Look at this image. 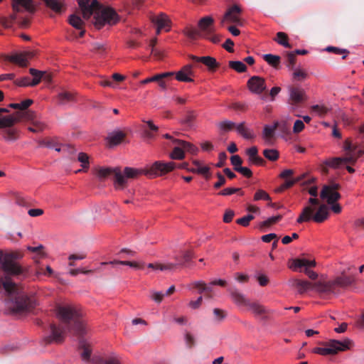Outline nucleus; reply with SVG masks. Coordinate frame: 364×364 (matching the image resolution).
Here are the masks:
<instances>
[{
  "label": "nucleus",
  "instance_id": "9",
  "mask_svg": "<svg viewBox=\"0 0 364 364\" xmlns=\"http://www.w3.org/2000/svg\"><path fill=\"white\" fill-rule=\"evenodd\" d=\"M249 90L255 95H262L267 90L266 80L259 76L251 77L247 82Z\"/></svg>",
  "mask_w": 364,
  "mask_h": 364
},
{
  "label": "nucleus",
  "instance_id": "47",
  "mask_svg": "<svg viewBox=\"0 0 364 364\" xmlns=\"http://www.w3.org/2000/svg\"><path fill=\"white\" fill-rule=\"evenodd\" d=\"M77 161L81 163V166L84 171H87L89 168V156L87 154L80 152L77 155Z\"/></svg>",
  "mask_w": 364,
  "mask_h": 364
},
{
  "label": "nucleus",
  "instance_id": "55",
  "mask_svg": "<svg viewBox=\"0 0 364 364\" xmlns=\"http://www.w3.org/2000/svg\"><path fill=\"white\" fill-rule=\"evenodd\" d=\"M6 292L11 294L15 289V283L13 282L10 279L6 278L5 281H2V285Z\"/></svg>",
  "mask_w": 364,
  "mask_h": 364
},
{
  "label": "nucleus",
  "instance_id": "1",
  "mask_svg": "<svg viewBox=\"0 0 364 364\" xmlns=\"http://www.w3.org/2000/svg\"><path fill=\"white\" fill-rule=\"evenodd\" d=\"M55 312L61 323L58 326L50 325L51 333L45 338L46 343L63 342L67 331L71 329L79 336H82L89 331L85 321L82 318V312L80 307L73 304L58 305Z\"/></svg>",
  "mask_w": 364,
  "mask_h": 364
},
{
  "label": "nucleus",
  "instance_id": "64",
  "mask_svg": "<svg viewBox=\"0 0 364 364\" xmlns=\"http://www.w3.org/2000/svg\"><path fill=\"white\" fill-rule=\"evenodd\" d=\"M231 164L234 167V170L236 171V168H240L242 166V160L238 155H233L230 158Z\"/></svg>",
  "mask_w": 364,
  "mask_h": 364
},
{
  "label": "nucleus",
  "instance_id": "57",
  "mask_svg": "<svg viewBox=\"0 0 364 364\" xmlns=\"http://www.w3.org/2000/svg\"><path fill=\"white\" fill-rule=\"evenodd\" d=\"M326 50L328 51V52L334 53L335 54H337V55L344 53L345 55L342 57L343 59H345L347 57L348 54L349 53V52L347 50L341 49V48H338L337 47H333V46H328L326 48Z\"/></svg>",
  "mask_w": 364,
  "mask_h": 364
},
{
  "label": "nucleus",
  "instance_id": "28",
  "mask_svg": "<svg viewBox=\"0 0 364 364\" xmlns=\"http://www.w3.org/2000/svg\"><path fill=\"white\" fill-rule=\"evenodd\" d=\"M362 154L361 151H346L345 153V156L341 157L342 161H343L344 164H350L354 165L358 161V158Z\"/></svg>",
  "mask_w": 364,
  "mask_h": 364
},
{
  "label": "nucleus",
  "instance_id": "36",
  "mask_svg": "<svg viewBox=\"0 0 364 364\" xmlns=\"http://www.w3.org/2000/svg\"><path fill=\"white\" fill-rule=\"evenodd\" d=\"M74 100V95L70 92L63 91L58 93L57 96L58 103L65 105Z\"/></svg>",
  "mask_w": 364,
  "mask_h": 364
},
{
  "label": "nucleus",
  "instance_id": "8",
  "mask_svg": "<svg viewBox=\"0 0 364 364\" xmlns=\"http://www.w3.org/2000/svg\"><path fill=\"white\" fill-rule=\"evenodd\" d=\"M315 260H309L306 258H297L293 259L289 264V268L293 271L301 272V268L304 267L305 274L311 279H316L318 274L313 270L309 269V267H315Z\"/></svg>",
  "mask_w": 364,
  "mask_h": 364
},
{
  "label": "nucleus",
  "instance_id": "16",
  "mask_svg": "<svg viewBox=\"0 0 364 364\" xmlns=\"http://www.w3.org/2000/svg\"><path fill=\"white\" fill-rule=\"evenodd\" d=\"M289 91V99L294 105L302 103L307 99L305 90L299 87H291Z\"/></svg>",
  "mask_w": 364,
  "mask_h": 364
},
{
  "label": "nucleus",
  "instance_id": "46",
  "mask_svg": "<svg viewBox=\"0 0 364 364\" xmlns=\"http://www.w3.org/2000/svg\"><path fill=\"white\" fill-rule=\"evenodd\" d=\"M304 178V176L298 177L294 179H287L285 182L282 184L277 189V192H282L285 189L289 188L293 186L296 183L300 181Z\"/></svg>",
  "mask_w": 364,
  "mask_h": 364
},
{
  "label": "nucleus",
  "instance_id": "43",
  "mask_svg": "<svg viewBox=\"0 0 364 364\" xmlns=\"http://www.w3.org/2000/svg\"><path fill=\"white\" fill-rule=\"evenodd\" d=\"M185 157L184 151L182 146L177 144L170 154V158L173 160H181Z\"/></svg>",
  "mask_w": 364,
  "mask_h": 364
},
{
  "label": "nucleus",
  "instance_id": "2",
  "mask_svg": "<svg viewBox=\"0 0 364 364\" xmlns=\"http://www.w3.org/2000/svg\"><path fill=\"white\" fill-rule=\"evenodd\" d=\"M82 16L87 20L94 15L93 24L97 29L106 24L114 25L119 21L116 11L109 7L102 8L97 0H77Z\"/></svg>",
  "mask_w": 364,
  "mask_h": 364
},
{
  "label": "nucleus",
  "instance_id": "19",
  "mask_svg": "<svg viewBox=\"0 0 364 364\" xmlns=\"http://www.w3.org/2000/svg\"><path fill=\"white\" fill-rule=\"evenodd\" d=\"M354 282L355 279L353 276H346L342 274L339 277H336L335 279H332L335 293L337 292L338 289L346 288L351 285L352 284H353Z\"/></svg>",
  "mask_w": 364,
  "mask_h": 364
},
{
  "label": "nucleus",
  "instance_id": "48",
  "mask_svg": "<svg viewBox=\"0 0 364 364\" xmlns=\"http://www.w3.org/2000/svg\"><path fill=\"white\" fill-rule=\"evenodd\" d=\"M229 66L237 73H244L247 70V66L242 61H229Z\"/></svg>",
  "mask_w": 364,
  "mask_h": 364
},
{
  "label": "nucleus",
  "instance_id": "6",
  "mask_svg": "<svg viewBox=\"0 0 364 364\" xmlns=\"http://www.w3.org/2000/svg\"><path fill=\"white\" fill-rule=\"evenodd\" d=\"M324 347H316L312 350V353L321 355H336L338 352L349 350L353 346V341L349 338L342 341L336 339L329 340L328 342L322 343Z\"/></svg>",
  "mask_w": 364,
  "mask_h": 364
},
{
  "label": "nucleus",
  "instance_id": "27",
  "mask_svg": "<svg viewBox=\"0 0 364 364\" xmlns=\"http://www.w3.org/2000/svg\"><path fill=\"white\" fill-rule=\"evenodd\" d=\"M246 306H247L255 316H261L268 313V310H267L263 305L257 302H251L249 301Z\"/></svg>",
  "mask_w": 364,
  "mask_h": 364
},
{
  "label": "nucleus",
  "instance_id": "60",
  "mask_svg": "<svg viewBox=\"0 0 364 364\" xmlns=\"http://www.w3.org/2000/svg\"><path fill=\"white\" fill-rule=\"evenodd\" d=\"M43 249V246L42 245H40L37 247H31V246L27 247L28 250H29L33 253H36V254L38 253L40 255L41 258L46 257V253L44 252Z\"/></svg>",
  "mask_w": 364,
  "mask_h": 364
},
{
  "label": "nucleus",
  "instance_id": "32",
  "mask_svg": "<svg viewBox=\"0 0 364 364\" xmlns=\"http://www.w3.org/2000/svg\"><path fill=\"white\" fill-rule=\"evenodd\" d=\"M126 134L122 131L111 133L108 136V141L111 145L119 144L125 138Z\"/></svg>",
  "mask_w": 364,
  "mask_h": 364
},
{
  "label": "nucleus",
  "instance_id": "18",
  "mask_svg": "<svg viewBox=\"0 0 364 364\" xmlns=\"http://www.w3.org/2000/svg\"><path fill=\"white\" fill-rule=\"evenodd\" d=\"M190 58L195 62L204 64L210 71H215L220 65L216 59L211 56L198 57L191 55Z\"/></svg>",
  "mask_w": 364,
  "mask_h": 364
},
{
  "label": "nucleus",
  "instance_id": "62",
  "mask_svg": "<svg viewBox=\"0 0 364 364\" xmlns=\"http://www.w3.org/2000/svg\"><path fill=\"white\" fill-rule=\"evenodd\" d=\"M240 190L241 189L239 188H226L220 191L218 194L224 196H230L240 191Z\"/></svg>",
  "mask_w": 364,
  "mask_h": 364
},
{
  "label": "nucleus",
  "instance_id": "7",
  "mask_svg": "<svg viewBox=\"0 0 364 364\" xmlns=\"http://www.w3.org/2000/svg\"><path fill=\"white\" fill-rule=\"evenodd\" d=\"M176 168V164L173 161L164 162L156 161L154 163L146 166L144 169H139L141 174H144L150 178L163 176L173 171Z\"/></svg>",
  "mask_w": 364,
  "mask_h": 364
},
{
  "label": "nucleus",
  "instance_id": "24",
  "mask_svg": "<svg viewBox=\"0 0 364 364\" xmlns=\"http://www.w3.org/2000/svg\"><path fill=\"white\" fill-rule=\"evenodd\" d=\"M237 132L245 139H252L255 137L254 131L246 127L245 122H242L236 127Z\"/></svg>",
  "mask_w": 364,
  "mask_h": 364
},
{
  "label": "nucleus",
  "instance_id": "5",
  "mask_svg": "<svg viewBox=\"0 0 364 364\" xmlns=\"http://www.w3.org/2000/svg\"><path fill=\"white\" fill-rule=\"evenodd\" d=\"M23 255L17 251L4 252L0 250L1 269L8 275L17 276L23 272L22 267L17 262Z\"/></svg>",
  "mask_w": 364,
  "mask_h": 364
},
{
  "label": "nucleus",
  "instance_id": "41",
  "mask_svg": "<svg viewBox=\"0 0 364 364\" xmlns=\"http://www.w3.org/2000/svg\"><path fill=\"white\" fill-rule=\"evenodd\" d=\"M274 41L284 48H289L291 47L289 43L288 36L284 32H278Z\"/></svg>",
  "mask_w": 364,
  "mask_h": 364
},
{
  "label": "nucleus",
  "instance_id": "29",
  "mask_svg": "<svg viewBox=\"0 0 364 364\" xmlns=\"http://www.w3.org/2000/svg\"><path fill=\"white\" fill-rule=\"evenodd\" d=\"M173 143L176 144H178L183 147L184 152L187 151L191 154H196L198 149L194 144L189 143L188 141L180 140V139H173Z\"/></svg>",
  "mask_w": 364,
  "mask_h": 364
},
{
  "label": "nucleus",
  "instance_id": "25",
  "mask_svg": "<svg viewBox=\"0 0 364 364\" xmlns=\"http://www.w3.org/2000/svg\"><path fill=\"white\" fill-rule=\"evenodd\" d=\"M68 21L72 26L80 31L79 37H82L85 31L84 29L85 23L81 18L76 14H72L70 16Z\"/></svg>",
  "mask_w": 364,
  "mask_h": 364
},
{
  "label": "nucleus",
  "instance_id": "40",
  "mask_svg": "<svg viewBox=\"0 0 364 364\" xmlns=\"http://www.w3.org/2000/svg\"><path fill=\"white\" fill-rule=\"evenodd\" d=\"M309 75L307 72L300 68H296L294 69L292 73V78L296 81H304L308 77Z\"/></svg>",
  "mask_w": 364,
  "mask_h": 364
},
{
  "label": "nucleus",
  "instance_id": "11",
  "mask_svg": "<svg viewBox=\"0 0 364 364\" xmlns=\"http://www.w3.org/2000/svg\"><path fill=\"white\" fill-rule=\"evenodd\" d=\"M242 11L238 5H234L230 7L225 13L223 18L221 20V24L224 25L226 23H233L237 25H241L240 14Z\"/></svg>",
  "mask_w": 364,
  "mask_h": 364
},
{
  "label": "nucleus",
  "instance_id": "39",
  "mask_svg": "<svg viewBox=\"0 0 364 364\" xmlns=\"http://www.w3.org/2000/svg\"><path fill=\"white\" fill-rule=\"evenodd\" d=\"M236 124L234 122L230 120H224L218 123V128L223 132H230L234 129L236 130Z\"/></svg>",
  "mask_w": 364,
  "mask_h": 364
},
{
  "label": "nucleus",
  "instance_id": "63",
  "mask_svg": "<svg viewBox=\"0 0 364 364\" xmlns=\"http://www.w3.org/2000/svg\"><path fill=\"white\" fill-rule=\"evenodd\" d=\"M80 346H82V348H83V351L81 354V357H82V360H89L90 355H91V350L90 349V348L88 346H85L83 341L80 342Z\"/></svg>",
  "mask_w": 364,
  "mask_h": 364
},
{
  "label": "nucleus",
  "instance_id": "44",
  "mask_svg": "<svg viewBox=\"0 0 364 364\" xmlns=\"http://www.w3.org/2000/svg\"><path fill=\"white\" fill-rule=\"evenodd\" d=\"M263 59L271 66L277 68L280 63V57L272 54H265Z\"/></svg>",
  "mask_w": 364,
  "mask_h": 364
},
{
  "label": "nucleus",
  "instance_id": "61",
  "mask_svg": "<svg viewBox=\"0 0 364 364\" xmlns=\"http://www.w3.org/2000/svg\"><path fill=\"white\" fill-rule=\"evenodd\" d=\"M305 127L304 123L302 120L297 119L295 121L293 126V132L294 134H299L304 130Z\"/></svg>",
  "mask_w": 364,
  "mask_h": 364
},
{
  "label": "nucleus",
  "instance_id": "58",
  "mask_svg": "<svg viewBox=\"0 0 364 364\" xmlns=\"http://www.w3.org/2000/svg\"><path fill=\"white\" fill-rule=\"evenodd\" d=\"M282 216L280 215L269 218L267 220L263 221L261 223L260 227L262 228V227L269 226V225L279 221L282 219Z\"/></svg>",
  "mask_w": 364,
  "mask_h": 364
},
{
  "label": "nucleus",
  "instance_id": "10",
  "mask_svg": "<svg viewBox=\"0 0 364 364\" xmlns=\"http://www.w3.org/2000/svg\"><path fill=\"white\" fill-rule=\"evenodd\" d=\"M214 19L210 16L201 18L198 22V31H200V37H208L215 33Z\"/></svg>",
  "mask_w": 364,
  "mask_h": 364
},
{
  "label": "nucleus",
  "instance_id": "12",
  "mask_svg": "<svg viewBox=\"0 0 364 364\" xmlns=\"http://www.w3.org/2000/svg\"><path fill=\"white\" fill-rule=\"evenodd\" d=\"M36 305V299L26 295H21L16 298L15 301V309L17 311L30 310L34 308Z\"/></svg>",
  "mask_w": 364,
  "mask_h": 364
},
{
  "label": "nucleus",
  "instance_id": "4",
  "mask_svg": "<svg viewBox=\"0 0 364 364\" xmlns=\"http://www.w3.org/2000/svg\"><path fill=\"white\" fill-rule=\"evenodd\" d=\"M141 171L135 168L125 167L122 171L119 168H100L97 171V176L100 179H105L113 175L114 185L116 189L122 190L126 186L128 179L137 178Z\"/></svg>",
  "mask_w": 364,
  "mask_h": 364
},
{
  "label": "nucleus",
  "instance_id": "17",
  "mask_svg": "<svg viewBox=\"0 0 364 364\" xmlns=\"http://www.w3.org/2000/svg\"><path fill=\"white\" fill-rule=\"evenodd\" d=\"M320 197L322 200H326L328 204H331L337 202L341 198V194L332 190L328 186H324L321 191Z\"/></svg>",
  "mask_w": 364,
  "mask_h": 364
},
{
  "label": "nucleus",
  "instance_id": "53",
  "mask_svg": "<svg viewBox=\"0 0 364 364\" xmlns=\"http://www.w3.org/2000/svg\"><path fill=\"white\" fill-rule=\"evenodd\" d=\"M177 267H178V264H177L176 262V263L168 262V263H164V264L159 263L156 265V269H159L161 271H168V270L170 271V270H173V269H176Z\"/></svg>",
  "mask_w": 364,
  "mask_h": 364
},
{
  "label": "nucleus",
  "instance_id": "21",
  "mask_svg": "<svg viewBox=\"0 0 364 364\" xmlns=\"http://www.w3.org/2000/svg\"><path fill=\"white\" fill-rule=\"evenodd\" d=\"M313 289L319 293H333L335 294L332 280H319L314 284Z\"/></svg>",
  "mask_w": 364,
  "mask_h": 364
},
{
  "label": "nucleus",
  "instance_id": "33",
  "mask_svg": "<svg viewBox=\"0 0 364 364\" xmlns=\"http://www.w3.org/2000/svg\"><path fill=\"white\" fill-rule=\"evenodd\" d=\"M188 289L190 290L197 289L199 294H202L205 291H210L211 290V288L206 286V284L202 281H196L190 283L188 285Z\"/></svg>",
  "mask_w": 364,
  "mask_h": 364
},
{
  "label": "nucleus",
  "instance_id": "15",
  "mask_svg": "<svg viewBox=\"0 0 364 364\" xmlns=\"http://www.w3.org/2000/svg\"><path fill=\"white\" fill-rule=\"evenodd\" d=\"M12 8L16 12L33 13L36 9L32 0H12Z\"/></svg>",
  "mask_w": 364,
  "mask_h": 364
},
{
  "label": "nucleus",
  "instance_id": "42",
  "mask_svg": "<svg viewBox=\"0 0 364 364\" xmlns=\"http://www.w3.org/2000/svg\"><path fill=\"white\" fill-rule=\"evenodd\" d=\"M13 116L18 118V122L21 119L33 121L35 119V113L31 110H26L25 112H17L13 114Z\"/></svg>",
  "mask_w": 364,
  "mask_h": 364
},
{
  "label": "nucleus",
  "instance_id": "31",
  "mask_svg": "<svg viewBox=\"0 0 364 364\" xmlns=\"http://www.w3.org/2000/svg\"><path fill=\"white\" fill-rule=\"evenodd\" d=\"M182 33L189 39L191 40H196L200 37V31H198V28H196L192 26H186Z\"/></svg>",
  "mask_w": 364,
  "mask_h": 364
},
{
  "label": "nucleus",
  "instance_id": "26",
  "mask_svg": "<svg viewBox=\"0 0 364 364\" xmlns=\"http://www.w3.org/2000/svg\"><path fill=\"white\" fill-rule=\"evenodd\" d=\"M277 124H273L272 125H264L262 131V138L267 143H272V141L274 136L275 130L277 129Z\"/></svg>",
  "mask_w": 364,
  "mask_h": 364
},
{
  "label": "nucleus",
  "instance_id": "38",
  "mask_svg": "<svg viewBox=\"0 0 364 364\" xmlns=\"http://www.w3.org/2000/svg\"><path fill=\"white\" fill-rule=\"evenodd\" d=\"M46 127L44 122L36 119L31 122V125L28 127V129L34 133L43 132Z\"/></svg>",
  "mask_w": 364,
  "mask_h": 364
},
{
  "label": "nucleus",
  "instance_id": "14",
  "mask_svg": "<svg viewBox=\"0 0 364 364\" xmlns=\"http://www.w3.org/2000/svg\"><path fill=\"white\" fill-rule=\"evenodd\" d=\"M33 56V53L31 51H24L21 53H16L7 56L6 59L10 62L18 64L20 66H26L28 59Z\"/></svg>",
  "mask_w": 364,
  "mask_h": 364
},
{
  "label": "nucleus",
  "instance_id": "35",
  "mask_svg": "<svg viewBox=\"0 0 364 364\" xmlns=\"http://www.w3.org/2000/svg\"><path fill=\"white\" fill-rule=\"evenodd\" d=\"M193 164L196 167L198 174L203 175L207 179L209 178L210 175L209 166L203 165L202 163L198 160H193Z\"/></svg>",
  "mask_w": 364,
  "mask_h": 364
},
{
  "label": "nucleus",
  "instance_id": "54",
  "mask_svg": "<svg viewBox=\"0 0 364 364\" xmlns=\"http://www.w3.org/2000/svg\"><path fill=\"white\" fill-rule=\"evenodd\" d=\"M192 257H193V254H192L191 251L187 250V251L183 252L182 259L181 260H178V259H176L178 261L176 263L178 264V266L184 265L191 261Z\"/></svg>",
  "mask_w": 364,
  "mask_h": 364
},
{
  "label": "nucleus",
  "instance_id": "50",
  "mask_svg": "<svg viewBox=\"0 0 364 364\" xmlns=\"http://www.w3.org/2000/svg\"><path fill=\"white\" fill-rule=\"evenodd\" d=\"M311 109L313 112L316 113L319 117L325 116L328 112V109L324 105H313Z\"/></svg>",
  "mask_w": 364,
  "mask_h": 364
},
{
  "label": "nucleus",
  "instance_id": "52",
  "mask_svg": "<svg viewBox=\"0 0 364 364\" xmlns=\"http://www.w3.org/2000/svg\"><path fill=\"white\" fill-rule=\"evenodd\" d=\"M274 124H277V129L283 133L287 134L289 132L290 124L287 122V119H282L280 121L274 122Z\"/></svg>",
  "mask_w": 364,
  "mask_h": 364
},
{
  "label": "nucleus",
  "instance_id": "51",
  "mask_svg": "<svg viewBox=\"0 0 364 364\" xmlns=\"http://www.w3.org/2000/svg\"><path fill=\"white\" fill-rule=\"evenodd\" d=\"M261 200L269 201L271 200V197L266 191L259 189L255 193L254 200L258 201Z\"/></svg>",
  "mask_w": 364,
  "mask_h": 364
},
{
  "label": "nucleus",
  "instance_id": "45",
  "mask_svg": "<svg viewBox=\"0 0 364 364\" xmlns=\"http://www.w3.org/2000/svg\"><path fill=\"white\" fill-rule=\"evenodd\" d=\"M263 155L271 161H275L279 159V153L274 149H267L263 151Z\"/></svg>",
  "mask_w": 364,
  "mask_h": 364
},
{
  "label": "nucleus",
  "instance_id": "59",
  "mask_svg": "<svg viewBox=\"0 0 364 364\" xmlns=\"http://www.w3.org/2000/svg\"><path fill=\"white\" fill-rule=\"evenodd\" d=\"M150 298L156 303H161L165 296L162 291H151Z\"/></svg>",
  "mask_w": 364,
  "mask_h": 364
},
{
  "label": "nucleus",
  "instance_id": "3",
  "mask_svg": "<svg viewBox=\"0 0 364 364\" xmlns=\"http://www.w3.org/2000/svg\"><path fill=\"white\" fill-rule=\"evenodd\" d=\"M308 193L313 197L309 199V205L302 209L301 214L296 219V223L301 224L312 220L317 223H321L328 217V208L326 205L323 204L319 205L316 212H315V208L313 205H317L319 203L318 199L316 198L318 196L317 186L310 187Z\"/></svg>",
  "mask_w": 364,
  "mask_h": 364
},
{
  "label": "nucleus",
  "instance_id": "30",
  "mask_svg": "<svg viewBox=\"0 0 364 364\" xmlns=\"http://www.w3.org/2000/svg\"><path fill=\"white\" fill-rule=\"evenodd\" d=\"M122 264V265H127V266H129V267H132L136 269H141L144 267V263L138 262H131V261L114 260V261H111L109 262H102L101 263L102 265H105V264Z\"/></svg>",
  "mask_w": 364,
  "mask_h": 364
},
{
  "label": "nucleus",
  "instance_id": "56",
  "mask_svg": "<svg viewBox=\"0 0 364 364\" xmlns=\"http://www.w3.org/2000/svg\"><path fill=\"white\" fill-rule=\"evenodd\" d=\"M255 218V217L251 215V214H248L242 218H238L237 220H236V223L238 224V225H240L243 227H247L250 224V222L251 220H252L253 219Z\"/></svg>",
  "mask_w": 364,
  "mask_h": 364
},
{
  "label": "nucleus",
  "instance_id": "20",
  "mask_svg": "<svg viewBox=\"0 0 364 364\" xmlns=\"http://www.w3.org/2000/svg\"><path fill=\"white\" fill-rule=\"evenodd\" d=\"M151 21L159 28H164L166 31H169L171 29V21L164 13H160L159 15L152 16Z\"/></svg>",
  "mask_w": 364,
  "mask_h": 364
},
{
  "label": "nucleus",
  "instance_id": "13",
  "mask_svg": "<svg viewBox=\"0 0 364 364\" xmlns=\"http://www.w3.org/2000/svg\"><path fill=\"white\" fill-rule=\"evenodd\" d=\"M193 76H194V71L191 64L183 66L180 70L175 73L176 79L179 82H193Z\"/></svg>",
  "mask_w": 364,
  "mask_h": 364
},
{
  "label": "nucleus",
  "instance_id": "34",
  "mask_svg": "<svg viewBox=\"0 0 364 364\" xmlns=\"http://www.w3.org/2000/svg\"><path fill=\"white\" fill-rule=\"evenodd\" d=\"M343 164L341 157L328 158L323 162V165L334 169L339 168Z\"/></svg>",
  "mask_w": 364,
  "mask_h": 364
},
{
  "label": "nucleus",
  "instance_id": "37",
  "mask_svg": "<svg viewBox=\"0 0 364 364\" xmlns=\"http://www.w3.org/2000/svg\"><path fill=\"white\" fill-rule=\"evenodd\" d=\"M231 297L233 301L238 306H247L249 300L245 298V296L237 291L231 292Z\"/></svg>",
  "mask_w": 364,
  "mask_h": 364
},
{
  "label": "nucleus",
  "instance_id": "23",
  "mask_svg": "<svg viewBox=\"0 0 364 364\" xmlns=\"http://www.w3.org/2000/svg\"><path fill=\"white\" fill-rule=\"evenodd\" d=\"M291 286L294 287L299 294H304L309 289H313L314 284L301 279H293L291 281Z\"/></svg>",
  "mask_w": 364,
  "mask_h": 364
},
{
  "label": "nucleus",
  "instance_id": "22",
  "mask_svg": "<svg viewBox=\"0 0 364 364\" xmlns=\"http://www.w3.org/2000/svg\"><path fill=\"white\" fill-rule=\"evenodd\" d=\"M8 110L5 108H0V129L9 128L18 122V118L13 114L4 116L2 112H6Z\"/></svg>",
  "mask_w": 364,
  "mask_h": 364
},
{
  "label": "nucleus",
  "instance_id": "49",
  "mask_svg": "<svg viewBox=\"0 0 364 364\" xmlns=\"http://www.w3.org/2000/svg\"><path fill=\"white\" fill-rule=\"evenodd\" d=\"M30 73L33 77V78L31 80V86H35L38 85L41 80L43 73L34 68H31Z\"/></svg>",
  "mask_w": 364,
  "mask_h": 364
}]
</instances>
